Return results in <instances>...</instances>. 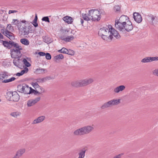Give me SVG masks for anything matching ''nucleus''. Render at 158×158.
<instances>
[{"mask_svg": "<svg viewBox=\"0 0 158 158\" xmlns=\"http://www.w3.org/2000/svg\"><path fill=\"white\" fill-rule=\"evenodd\" d=\"M94 129L93 125H87L75 130L73 132V134L75 136H81L89 134Z\"/></svg>", "mask_w": 158, "mask_h": 158, "instance_id": "f257e3e1", "label": "nucleus"}, {"mask_svg": "<svg viewBox=\"0 0 158 158\" xmlns=\"http://www.w3.org/2000/svg\"><path fill=\"white\" fill-rule=\"evenodd\" d=\"M112 27L111 25L108 26V28L104 27L101 28L98 32L99 35L101 36L102 39L106 41L108 40L109 39L111 40L112 37L110 35V29Z\"/></svg>", "mask_w": 158, "mask_h": 158, "instance_id": "f03ea898", "label": "nucleus"}, {"mask_svg": "<svg viewBox=\"0 0 158 158\" xmlns=\"http://www.w3.org/2000/svg\"><path fill=\"white\" fill-rule=\"evenodd\" d=\"M13 48L10 49V54L12 58H19L21 57L22 54L20 50H22V48L17 43L16 47H13Z\"/></svg>", "mask_w": 158, "mask_h": 158, "instance_id": "7ed1b4c3", "label": "nucleus"}, {"mask_svg": "<svg viewBox=\"0 0 158 158\" xmlns=\"http://www.w3.org/2000/svg\"><path fill=\"white\" fill-rule=\"evenodd\" d=\"M120 99H113L104 103L101 106L102 110L110 107L113 106H116L120 103Z\"/></svg>", "mask_w": 158, "mask_h": 158, "instance_id": "20e7f679", "label": "nucleus"}, {"mask_svg": "<svg viewBox=\"0 0 158 158\" xmlns=\"http://www.w3.org/2000/svg\"><path fill=\"white\" fill-rule=\"evenodd\" d=\"M128 17L125 15H122L119 18L118 21L115 22V27L117 29H120L124 27V25H125L127 21H129L128 20Z\"/></svg>", "mask_w": 158, "mask_h": 158, "instance_id": "39448f33", "label": "nucleus"}, {"mask_svg": "<svg viewBox=\"0 0 158 158\" xmlns=\"http://www.w3.org/2000/svg\"><path fill=\"white\" fill-rule=\"evenodd\" d=\"M89 18L93 21H98L101 18V14L98 10L92 9L89 10Z\"/></svg>", "mask_w": 158, "mask_h": 158, "instance_id": "423d86ee", "label": "nucleus"}, {"mask_svg": "<svg viewBox=\"0 0 158 158\" xmlns=\"http://www.w3.org/2000/svg\"><path fill=\"white\" fill-rule=\"evenodd\" d=\"M26 24V23H23L21 27L18 29L21 35H28L32 31H33L32 28V26H29L28 27H27L25 25Z\"/></svg>", "mask_w": 158, "mask_h": 158, "instance_id": "0eeeda50", "label": "nucleus"}, {"mask_svg": "<svg viewBox=\"0 0 158 158\" xmlns=\"http://www.w3.org/2000/svg\"><path fill=\"white\" fill-rule=\"evenodd\" d=\"M13 27L11 24H8L6 27V29H1V32L10 39H13L14 38V34L11 32L8 31V30H10Z\"/></svg>", "mask_w": 158, "mask_h": 158, "instance_id": "6e6552de", "label": "nucleus"}, {"mask_svg": "<svg viewBox=\"0 0 158 158\" xmlns=\"http://www.w3.org/2000/svg\"><path fill=\"white\" fill-rule=\"evenodd\" d=\"M31 88L25 84L19 85L17 87V91L20 93L25 94H30Z\"/></svg>", "mask_w": 158, "mask_h": 158, "instance_id": "1a4fd4ad", "label": "nucleus"}, {"mask_svg": "<svg viewBox=\"0 0 158 158\" xmlns=\"http://www.w3.org/2000/svg\"><path fill=\"white\" fill-rule=\"evenodd\" d=\"M8 100L14 102H18L19 99V96L16 91L9 92L7 93Z\"/></svg>", "mask_w": 158, "mask_h": 158, "instance_id": "9d476101", "label": "nucleus"}, {"mask_svg": "<svg viewBox=\"0 0 158 158\" xmlns=\"http://www.w3.org/2000/svg\"><path fill=\"white\" fill-rule=\"evenodd\" d=\"M124 27H123L122 28L120 29H117L120 31H123L125 29V30L127 31H129L132 30L133 29V26L132 24L131 23L130 21H127V22L126 23L125 25H124Z\"/></svg>", "mask_w": 158, "mask_h": 158, "instance_id": "9b49d317", "label": "nucleus"}, {"mask_svg": "<svg viewBox=\"0 0 158 158\" xmlns=\"http://www.w3.org/2000/svg\"><path fill=\"white\" fill-rule=\"evenodd\" d=\"M2 42V44L4 47H7L9 49H10L13 47H16L17 45V43H15L12 41H9L8 42L6 41L1 40Z\"/></svg>", "mask_w": 158, "mask_h": 158, "instance_id": "f8f14e48", "label": "nucleus"}, {"mask_svg": "<svg viewBox=\"0 0 158 158\" xmlns=\"http://www.w3.org/2000/svg\"><path fill=\"white\" fill-rule=\"evenodd\" d=\"M20 58H15L13 60L14 65L20 68L23 66V59H21Z\"/></svg>", "mask_w": 158, "mask_h": 158, "instance_id": "ddd939ff", "label": "nucleus"}, {"mask_svg": "<svg viewBox=\"0 0 158 158\" xmlns=\"http://www.w3.org/2000/svg\"><path fill=\"white\" fill-rule=\"evenodd\" d=\"M26 21L25 20H23L22 21L18 20L17 19H13L11 22L12 25H14L17 26L18 29L21 27L23 23H25L26 22Z\"/></svg>", "mask_w": 158, "mask_h": 158, "instance_id": "4468645a", "label": "nucleus"}, {"mask_svg": "<svg viewBox=\"0 0 158 158\" xmlns=\"http://www.w3.org/2000/svg\"><path fill=\"white\" fill-rule=\"evenodd\" d=\"M40 99V98L39 97L35 98L28 100L27 102L28 107H31L34 105L35 103L39 101Z\"/></svg>", "mask_w": 158, "mask_h": 158, "instance_id": "2eb2a0df", "label": "nucleus"}, {"mask_svg": "<svg viewBox=\"0 0 158 158\" xmlns=\"http://www.w3.org/2000/svg\"><path fill=\"white\" fill-rule=\"evenodd\" d=\"M87 150V148L84 147L80 149L79 152L78 158H84L85 156V153Z\"/></svg>", "mask_w": 158, "mask_h": 158, "instance_id": "dca6fc26", "label": "nucleus"}, {"mask_svg": "<svg viewBox=\"0 0 158 158\" xmlns=\"http://www.w3.org/2000/svg\"><path fill=\"white\" fill-rule=\"evenodd\" d=\"M133 17L134 20L138 23L141 22L142 20L141 16L138 13L134 12L133 14Z\"/></svg>", "mask_w": 158, "mask_h": 158, "instance_id": "f3484780", "label": "nucleus"}, {"mask_svg": "<svg viewBox=\"0 0 158 158\" xmlns=\"http://www.w3.org/2000/svg\"><path fill=\"white\" fill-rule=\"evenodd\" d=\"M110 35H111L112 37L113 36L117 39H118L120 37V35L117 31L113 28L112 27L110 29Z\"/></svg>", "mask_w": 158, "mask_h": 158, "instance_id": "a211bd4d", "label": "nucleus"}, {"mask_svg": "<svg viewBox=\"0 0 158 158\" xmlns=\"http://www.w3.org/2000/svg\"><path fill=\"white\" fill-rule=\"evenodd\" d=\"M45 118V117L44 116H40L35 119L32 122L31 124L33 125L42 122Z\"/></svg>", "mask_w": 158, "mask_h": 158, "instance_id": "6ab92c4d", "label": "nucleus"}, {"mask_svg": "<svg viewBox=\"0 0 158 158\" xmlns=\"http://www.w3.org/2000/svg\"><path fill=\"white\" fill-rule=\"evenodd\" d=\"M31 85L35 90H38L40 92H44V89L41 87L40 86L38 83L36 82H32Z\"/></svg>", "mask_w": 158, "mask_h": 158, "instance_id": "aec40b11", "label": "nucleus"}, {"mask_svg": "<svg viewBox=\"0 0 158 158\" xmlns=\"http://www.w3.org/2000/svg\"><path fill=\"white\" fill-rule=\"evenodd\" d=\"M125 88V86L124 85L118 86L114 89L113 91L114 93H118L123 91Z\"/></svg>", "mask_w": 158, "mask_h": 158, "instance_id": "412c9836", "label": "nucleus"}, {"mask_svg": "<svg viewBox=\"0 0 158 158\" xmlns=\"http://www.w3.org/2000/svg\"><path fill=\"white\" fill-rule=\"evenodd\" d=\"M25 149L22 148L16 152L15 156L12 158H19L25 152Z\"/></svg>", "mask_w": 158, "mask_h": 158, "instance_id": "4be33fe9", "label": "nucleus"}, {"mask_svg": "<svg viewBox=\"0 0 158 158\" xmlns=\"http://www.w3.org/2000/svg\"><path fill=\"white\" fill-rule=\"evenodd\" d=\"M38 54L40 56H45L46 59L48 60H51V56L49 53H45L43 52H40L38 53Z\"/></svg>", "mask_w": 158, "mask_h": 158, "instance_id": "5701e85b", "label": "nucleus"}, {"mask_svg": "<svg viewBox=\"0 0 158 158\" xmlns=\"http://www.w3.org/2000/svg\"><path fill=\"white\" fill-rule=\"evenodd\" d=\"M47 72V69H37L35 71V73L37 74H44L46 73Z\"/></svg>", "mask_w": 158, "mask_h": 158, "instance_id": "b1692460", "label": "nucleus"}, {"mask_svg": "<svg viewBox=\"0 0 158 158\" xmlns=\"http://www.w3.org/2000/svg\"><path fill=\"white\" fill-rule=\"evenodd\" d=\"M60 39L66 42H69L71 40H73L74 38V37L73 35L68 36L65 38H64L63 36L60 37Z\"/></svg>", "mask_w": 158, "mask_h": 158, "instance_id": "393cba45", "label": "nucleus"}, {"mask_svg": "<svg viewBox=\"0 0 158 158\" xmlns=\"http://www.w3.org/2000/svg\"><path fill=\"white\" fill-rule=\"evenodd\" d=\"M63 20L68 24L71 23L73 21V19L71 17L66 16L63 17Z\"/></svg>", "mask_w": 158, "mask_h": 158, "instance_id": "a878e982", "label": "nucleus"}, {"mask_svg": "<svg viewBox=\"0 0 158 158\" xmlns=\"http://www.w3.org/2000/svg\"><path fill=\"white\" fill-rule=\"evenodd\" d=\"M30 60V59L27 57L26 58H23V64H24L26 66L29 67L31 66V64L28 61Z\"/></svg>", "mask_w": 158, "mask_h": 158, "instance_id": "bb28decb", "label": "nucleus"}, {"mask_svg": "<svg viewBox=\"0 0 158 158\" xmlns=\"http://www.w3.org/2000/svg\"><path fill=\"white\" fill-rule=\"evenodd\" d=\"M71 85L74 87H81L80 83V80L75 81L71 82Z\"/></svg>", "mask_w": 158, "mask_h": 158, "instance_id": "cd10ccee", "label": "nucleus"}, {"mask_svg": "<svg viewBox=\"0 0 158 158\" xmlns=\"http://www.w3.org/2000/svg\"><path fill=\"white\" fill-rule=\"evenodd\" d=\"M82 16L84 19L85 20L88 21L90 20V19L89 18L90 15L89 14V11L87 15L86 14H82Z\"/></svg>", "mask_w": 158, "mask_h": 158, "instance_id": "c85d7f7f", "label": "nucleus"}, {"mask_svg": "<svg viewBox=\"0 0 158 158\" xmlns=\"http://www.w3.org/2000/svg\"><path fill=\"white\" fill-rule=\"evenodd\" d=\"M21 43L25 45H28L29 44V41L26 39L24 38L20 40Z\"/></svg>", "mask_w": 158, "mask_h": 158, "instance_id": "c756f323", "label": "nucleus"}, {"mask_svg": "<svg viewBox=\"0 0 158 158\" xmlns=\"http://www.w3.org/2000/svg\"><path fill=\"white\" fill-rule=\"evenodd\" d=\"M21 114V113L19 112H13L10 114V115L14 118L19 116Z\"/></svg>", "mask_w": 158, "mask_h": 158, "instance_id": "7c9ffc66", "label": "nucleus"}, {"mask_svg": "<svg viewBox=\"0 0 158 158\" xmlns=\"http://www.w3.org/2000/svg\"><path fill=\"white\" fill-rule=\"evenodd\" d=\"M86 86L92 83L94 81V80L92 78H88L85 79Z\"/></svg>", "mask_w": 158, "mask_h": 158, "instance_id": "2f4dec72", "label": "nucleus"}, {"mask_svg": "<svg viewBox=\"0 0 158 158\" xmlns=\"http://www.w3.org/2000/svg\"><path fill=\"white\" fill-rule=\"evenodd\" d=\"M1 76L3 79L7 78L8 77V73L6 72H3L1 74Z\"/></svg>", "mask_w": 158, "mask_h": 158, "instance_id": "473e14b6", "label": "nucleus"}, {"mask_svg": "<svg viewBox=\"0 0 158 158\" xmlns=\"http://www.w3.org/2000/svg\"><path fill=\"white\" fill-rule=\"evenodd\" d=\"M15 79H16L14 77H12L9 79H6V80H5L3 81L2 82L3 83H6L11 82L13 81H14Z\"/></svg>", "mask_w": 158, "mask_h": 158, "instance_id": "72a5a7b5", "label": "nucleus"}, {"mask_svg": "<svg viewBox=\"0 0 158 158\" xmlns=\"http://www.w3.org/2000/svg\"><path fill=\"white\" fill-rule=\"evenodd\" d=\"M141 62L143 63L150 62V57H148L144 58L141 60Z\"/></svg>", "mask_w": 158, "mask_h": 158, "instance_id": "f704fd0d", "label": "nucleus"}, {"mask_svg": "<svg viewBox=\"0 0 158 158\" xmlns=\"http://www.w3.org/2000/svg\"><path fill=\"white\" fill-rule=\"evenodd\" d=\"M34 82H36L37 83H43V82H44V78H39L35 79L34 80Z\"/></svg>", "mask_w": 158, "mask_h": 158, "instance_id": "c9c22d12", "label": "nucleus"}, {"mask_svg": "<svg viewBox=\"0 0 158 158\" xmlns=\"http://www.w3.org/2000/svg\"><path fill=\"white\" fill-rule=\"evenodd\" d=\"M68 51V49L65 48H63L60 50H58V52L61 53L67 54Z\"/></svg>", "mask_w": 158, "mask_h": 158, "instance_id": "e433bc0d", "label": "nucleus"}, {"mask_svg": "<svg viewBox=\"0 0 158 158\" xmlns=\"http://www.w3.org/2000/svg\"><path fill=\"white\" fill-rule=\"evenodd\" d=\"M40 92H39V91L37 90H35L32 89V88L31 89V93H34L35 95H37V94H40Z\"/></svg>", "mask_w": 158, "mask_h": 158, "instance_id": "4c0bfd02", "label": "nucleus"}, {"mask_svg": "<svg viewBox=\"0 0 158 158\" xmlns=\"http://www.w3.org/2000/svg\"><path fill=\"white\" fill-rule=\"evenodd\" d=\"M64 58L63 55L62 54H60L56 55L55 57V59L56 60L59 59H62Z\"/></svg>", "mask_w": 158, "mask_h": 158, "instance_id": "58836bf2", "label": "nucleus"}, {"mask_svg": "<svg viewBox=\"0 0 158 158\" xmlns=\"http://www.w3.org/2000/svg\"><path fill=\"white\" fill-rule=\"evenodd\" d=\"M80 80L81 87L86 86L85 79Z\"/></svg>", "mask_w": 158, "mask_h": 158, "instance_id": "ea45409f", "label": "nucleus"}, {"mask_svg": "<svg viewBox=\"0 0 158 158\" xmlns=\"http://www.w3.org/2000/svg\"><path fill=\"white\" fill-rule=\"evenodd\" d=\"M150 62L153 61H158V57H149Z\"/></svg>", "mask_w": 158, "mask_h": 158, "instance_id": "a19ab883", "label": "nucleus"}, {"mask_svg": "<svg viewBox=\"0 0 158 158\" xmlns=\"http://www.w3.org/2000/svg\"><path fill=\"white\" fill-rule=\"evenodd\" d=\"M43 40L45 43L48 44L50 42L48 41V38L47 36H44L43 37Z\"/></svg>", "mask_w": 158, "mask_h": 158, "instance_id": "79ce46f5", "label": "nucleus"}, {"mask_svg": "<svg viewBox=\"0 0 158 158\" xmlns=\"http://www.w3.org/2000/svg\"><path fill=\"white\" fill-rule=\"evenodd\" d=\"M67 54L69 55H73L74 54V52L70 49L68 50Z\"/></svg>", "mask_w": 158, "mask_h": 158, "instance_id": "37998d69", "label": "nucleus"}, {"mask_svg": "<svg viewBox=\"0 0 158 158\" xmlns=\"http://www.w3.org/2000/svg\"><path fill=\"white\" fill-rule=\"evenodd\" d=\"M42 20L43 21H45L46 22L49 23L50 21L49 19L48 16L44 17L42 18Z\"/></svg>", "mask_w": 158, "mask_h": 158, "instance_id": "c03bdc74", "label": "nucleus"}, {"mask_svg": "<svg viewBox=\"0 0 158 158\" xmlns=\"http://www.w3.org/2000/svg\"><path fill=\"white\" fill-rule=\"evenodd\" d=\"M114 10L115 11H119L120 10V7L118 5L115 6L114 7Z\"/></svg>", "mask_w": 158, "mask_h": 158, "instance_id": "a18cd8bd", "label": "nucleus"}, {"mask_svg": "<svg viewBox=\"0 0 158 158\" xmlns=\"http://www.w3.org/2000/svg\"><path fill=\"white\" fill-rule=\"evenodd\" d=\"M153 74L156 76H158V69H156L152 72Z\"/></svg>", "mask_w": 158, "mask_h": 158, "instance_id": "49530a36", "label": "nucleus"}, {"mask_svg": "<svg viewBox=\"0 0 158 158\" xmlns=\"http://www.w3.org/2000/svg\"><path fill=\"white\" fill-rule=\"evenodd\" d=\"M44 82L50 80L52 79V77L50 76H47L44 78Z\"/></svg>", "mask_w": 158, "mask_h": 158, "instance_id": "de8ad7c7", "label": "nucleus"}, {"mask_svg": "<svg viewBox=\"0 0 158 158\" xmlns=\"http://www.w3.org/2000/svg\"><path fill=\"white\" fill-rule=\"evenodd\" d=\"M124 153H121L117 155H116L113 157V158H121V156L123 155Z\"/></svg>", "mask_w": 158, "mask_h": 158, "instance_id": "09e8293b", "label": "nucleus"}, {"mask_svg": "<svg viewBox=\"0 0 158 158\" xmlns=\"http://www.w3.org/2000/svg\"><path fill=\"white\" fill-rule=\"evenodd\" d=\"M149 18L151 19V20L152 21V24H153V21L155 19V17L153 16V15H151L149 16Z\"/></svg>", "mask_w": 158, "mask_h": 158, "instance_id": "8fccbe9b", "label": "nucleus"}, {"mask_svg": "<svg viewBox=\"0 0 158 158\" xmlns=\"http://www.w3.org/2000/svg\"><path fill=\"white\" fill-rule=\"evenodd\" d=\"M17 12V10H10L9 11V14H11V13H16Z\"/></svg>", "mask_w": 158, "mask_h": 158, "instance_id": "3c124183", "label": "nucleus"}, {"mask_svg": "<svg viewBox=\"0 0 158 158\" xmlns=\"http://www.w3.org/2000/svg\"><path fill=\"white\" fill-rule=\"evenodd\" d=\"M37 19H38V18H37V15L36 14L35 17V18L34 20H33V22H37Z\"/></svg>", "mask_w": 158, "mask_h": 158, "instance_id": "603ef678", "label": "nucleus"}, {"mask_svg": "<svg viewBox=\"0 0 158 158\" xmlns=\"http://www.w3.org/2000/svg\"><path fill=\"white\" fill-rule=\"evenodd\" d=\"M34 23V24H33L34 26L35 27H36L38 26V24L37 22H33Z\"/></svg>", "mask_w": 158, "mask_h": 158, "instance_id": "864d4df0", "label": "nucleus"}, {"mask_svg": "<svg viewBox=\"0 0 158 158\" xmlns=\"http://www.w3.org/2000/svg\"><path fill=\"white\" fill-rule=\"evenodd\" d=\"M23 70L25 71L26 73H27L28 72V69L27 67H25Z\"/></svg>", "mask_w": 158, "mask_h": 158, "instance_id": "5fc2aeb1", "label": "nucleus"}, {"mask_svg": "<svg viewBox=\"0 0 158 158\" xmlns=\"http://www.w3.org/2000/svg\"><path fill=\"white\" fill-rule=\"evenodd\" d=\"M16 76H20L23 75V74L21 73V72L20 73H18L16 74Z\"/></svg>", "mask_w": 158, "mask_h": 158, "instance_id": "6e6d98bb", "label": "nucleus"}, {"mask_svg": "<svg viewBox=\"0 0 158 158\" xmlns=\"http://www.w3.org/2000/svg\"><path fill=\"white\" fill-rule=\"evenodd\" d=\"M0 38L2 39H3V35L0 33Z\"/></svg>", "mask_w": 158, "mask_h": 158, "instance_id": "4d7b16f0", "label": "nucleus"}, {"mask_svg": "<svg viewBox=\"0 0 158 158\" xmlns=\"http://www.w3.org/2000/svg\"><path fill=\"white\" fill-rule=\"evenodd\" d=\"M21 73L23 75L24 73H26L25 71L23 70H22L21 71Z\"/></svg>", "mask_w": 158, "mask_h": 158, "instance_id": "13d9d810", "label": "nucleus"}, {"mask_svg": "<svg viewBox=\"0 0 158 158\" xmlns=\"http://www.w3.org/2000/svg\"><path fill=\"white\" fill-rule=\"evenodd\" d=\"M84 21L83 19H81V24H82L83 23Z\"/></svg>", "mask_w": 158, "mask_h": 158, "instance_id": "bf43d9fd", "label": "nucleus"}, {"mask_svg": "<svg viewBox=\"0 0 158 158\" xmlns=\"http://www.w3.org/2000/svg\"><path fill=\"white\" fill-rule=\"evenodd\" d=\"M3 27V25L1 24L0 23V28H2Z\"/></svg>", "mask_w": 158, "mask_h": 158, "instance_id": "052dcab7", "label": "nucleus"}, {"mask_svg": "<svg viewBox=\"0 0 158 158\" xmlns=\"http://www.w3.org/2000/svg\"><path fill=\"white\" fill-rule=\"evenodd\" d=\"M1 100L0 99V102H1Z\"/></svg>", "mask_w": 158, "mask_h": 158, "instance_id": "680f3d73", "label": "nucleus"}]
</instances>
